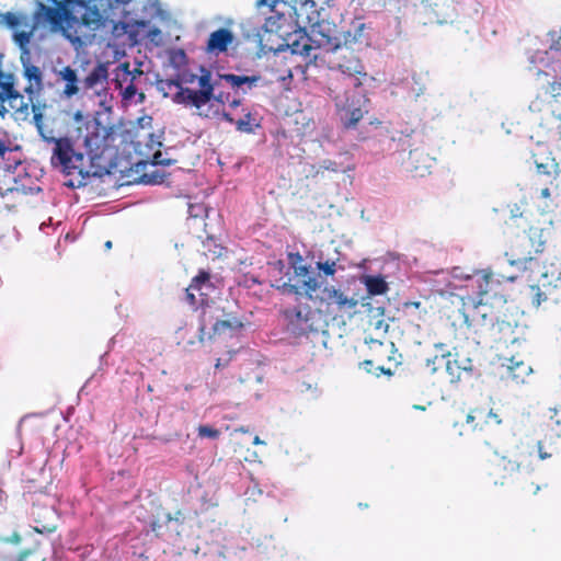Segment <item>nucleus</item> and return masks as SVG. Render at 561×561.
<instances>
[{"instance_id": "obj_1", "label": "nucleus", "mask_w": 561, "mask_h": 561, "mask_svg": "<svg viewBox=\"0 0 561 561\" xmlns=\"http://www.w3.org/2000/svg\"><path fill=\"white\" fill-rule=\"evenodd\" d=\"M54 7L37 3L33 20L36 24L48 23L53 31H59L71 43H80L78 28L96 32L105 26L106 19L95 0H47Z\"/></svg>"}, {"instance_id": "obj_2", "label": "nucleus", "mask_w": 561, "mask_h": 561, "mask_svg": "<svg viewBox=\"0 0 561 561\" xmlns=\"http://www.w3.org/2000/svg\"><path fill=\"white\" fill-rule=\"evenodd\" d=\"M329 95L334 101L337 115L345 128H353L368 113L369 100L363 85L340 89L329 88Z\"/></svg>"}, {"instance_id": "obj_3", "label": "nucleus", "mask_w": 561, "mask_h": 561, "mask_svg": "<svg viewBox=\"0 0 561 561\" xmlns=\"http://www.w3.org/2000/svg\"><path fill=\"white\" fill-rule=\"evenodd\" d=\"M294 12L296 16L295 23L297 30H295V34L297 35V38L288 43L287 46L295 55L310 56V50L312 47L308 44L307 41L301 43L300 39L307 37L308 28L314 27L319 22L317 4L313 0H305L298 5L294 7Z\"/></svg>"}, {"instance_id": "obj_4", "label": "nucleus", "mask_w": 561, "mask_h": 561, "mask_svg": "<svg viewBox=\"0 0 561 561\" xmlns=\"http://www.w3.org/2000/svg\"><path fill=\"white\" fill-rule=\"evenodd\" d=\"M33 112V123L37 129L41 138L47 144H54L55 147L53 149V156L50 158V163L55 168H61V171L70 175V165H71V154H73V141L69 137H59L56 138L54 136H45L44 134V124H43V113L38 104H32Z\"/></svg>"}, {"instance_id": "obj_5", "label": "nucleus", "mask_w": 561, "mask_h": 561, "mask_svg": "<svg viewBox=\"0 0 561 561\" xmlns=\"http://www.w3.org/2000/svg\"><path fill=\"white\" fill-rule=\"evenodd\" d=\"M301 288L309 299L319 300L328 306L334 305L339 309H353L357 306V300L347 297L333 285L322 284L319 282V277L309 276L307 279H302Z\"/></svg>"}, {"instance_id": "obj_6", "label": "nucleus", "mask_w": 561, "mask_h": 561, "mask_svg": "<svg viewBox=\"0 0 561 561\" xmlns=\"http://www.w3.org/2000/svg\"><path fill=\"white\" fill-rule=\"evenodd\" d=\"M197 82L198 90H183L180 93H174L171 99L174 104L194 106L201 108L211 101L214 98L215 85L211 82V72L205 66H199Z\"/></svg>"}, {"instance_id": "obj_7", "label": "nucleus", "mask_w": 561, "mask_h": 561, "mask_svg": "<svg viewBox=\"0 0 561 561\" xmlns=\"http://www.w3.org/2000/svg\"><path fill=\"white\" fill-rule=\"evenodd\" d=\"M88 133L84 137V148L91 164L101 159L112 128L103 125L100 119L93 118L87 124Z\"/></svg>"}, {"instance_id": "obj_8", "label": "nucleus", "mask_w": 561, "mask_h": 561, "mask_svg": "<svg viewBox=\"0 0 561 561\" xmlns=\"http://www.w3.org/2000/svg\"><path fill=\"white\" fill-rule=\"evenodd\" d=\"M283 314L287 323V330L296 336L317 331L314 327L316 316L308 305L286 308Z\"/></svg>"}, {"instance_id": "obj_9", "label": "nucleus", "mask_w": 561, "mask_h": 561, "mask_svg": "<svg viewBox=\"0 0 561 561\" xmlns=\"http://www.w3.org/2000/svg\"><path fill=\"white\" fill-rule=\"evenodd\" d=\"M369 28L370 27L362 19H355L350 26L341 33L342 38L334 37L333 39H328L329 48L336 49L342 43L346 46H367L370 41Z\"/></svg>"}, {"instance_id": "obj_10", "label": "nucleus", "mask_w": 561, "mask_h": 561, "mask_svg": "<svg viewBox=\"0 0 561 561\" xmlns=\"http://www.w3.org/2000/svg\"><path fill=\"white\" fill-rule=\"evenodd\" d=\"M366 77L365 68L356 57H352L337 66L336 81L340 89L363 85L362 78Z\"/></svg>"}, {"instance_id": "obj_11", "label": "nucleus", "mask_w": 561, "mask_h": 561, "mask_svg": "<svg viewBox=\"0 0 561 561\" xmlns=\"http://www.w3.org/2000/svg\"><path fill=\"white\" fill-rule=\"evenodd\" d=\"M459 268H455L454 275L455 277H462V275L458 274ZM463 279L467 282L466 287L471 289V294L468 298L471 300L472 305L476 307L483 302V296L488 294L490 286V275L483 272H476L473 275H466Z\"/></svg>"}, {"instance_id": "obj_12", "label": "nucleus", "mask_w": 561, "mask_h": 561, "mask_svg": "<svg viewBox=\"0 0 561 561\" xmlns=\"http://www.w3.org/2000/svg\"><path fill=\"white\" fill-rule=\"evenodd\" d=\"M529 62L533 65L530 67V71H535L534 75L538 78L540 76L550 77V72L546 69L551 68L552 71L556 72L554 67V59L556 56H553L549 50H536L529 56Z\"/></svg>"}, {"instance_id": "obj_13", "label": "nucleus", "mask_w": 561, "mask_h": 561, "mask_svg": "<svg viewBox=\"0 0 561 561\" xmlns=\"http://www.w3.org/2000/svg\"><path fill=\"white\" fill-rule=\"evenodd\" d=\"M233 41V34L228 28H219L210 33L207 41V51L210 54L225 53Z\"/></svg>"}, {"instance_id": "obj_14", "label": "nucleus", "mask_w": 561, "mask_h": 561, "mask_svg": "<svg viewBox=\"0 0 561 561\" xmlns=\"http://www.w3.org/2000/svg\"><path fill=\"white\" fill-rule=\"evenodd\" d=\"M219 78L229 83L233 89H241L243 93L257 87L259 82L262 80L260 75L239 76L234 73H222L219 75Z\"/></svg>"}, {"instance_id": "obj_15", "label": "nucleus", "mask_w": 561, "mask_h": 561, "mask_svg": "<svg viewBox=\"0 0 561 561\" xmlns=\"http://www.w3.org/2000/svg\"><path fill=\"white\" fill-rule=\"evenodd\" d=\"M244 324L238 318H230L227 320H217L213 324V332L215 335L234 337L237 336Z\"/></svg>"}, {"instance_id": "obj_16", "label": "nucleus", "mask_w": 561, "mask_h": 561, "mask_svg": "<svg viewBox=\"0 0 561 561\" xmlns=\"http://www.w3.org/2000/svg\"><path fill=\"white\" fill-rule=\"evenodd\" d=\"M184 523V517L181 511H176L174 515L168 513L165 514L164 526H167L170 530L174 531L176 536L180 535V527ZM163 524L160 522L153 520L150 523L151 531L156 533L157 537H164L161 533Z\"/></svg>"}, {"instance_id": "obj_17", "label": "nucleus", "mask_w": 561, "mask_h": 561, "mask_svg": "<svg viewBox=\"0 0 561 561\" xmlns=\"http://www.w3.org/2000/svg\"><path fill=\"white\" fill-rule=\"evenodd\" d=\"M59 78L66 82L62 94L67 99H71L80 91L79 78L77 71L70 66H66L58 73Z\"/></svg>"}, {"instance_id": "obj_18", "label": "nucleus", "mask_w": 561, "mask_h": 561, "mask_svg": "<svg viewBox=\"0 0 561 561\" xmlns=\"http://www.w3.org/2000/svg\"><path fill=\"white\" fill-rule=\"evenodd\" d=\"M107 67L104 64H98L82 81L83 92L95 89L99 84H103L107 80Z\"/></svg>"}, {"instance_id": "obj_19", "label": "nucleus", "mask_w": 561, "mask_h": 561, "mask_svg": "<svg viewBox=\"0 0 561 561\" xmlns=\"http://www.w3.org/2000/svg\"><path fill=\"white\" fill-rule=\"evenodd\" d=\"M316 268L318 270V274L317 275L312 274V276L319 277V282H322V284H325L324 280L328 277L334 276L339 270L343 271L344 266L339 263V260L327 259L323 261L322 257H320L316 262Z\"/></svg>"}, {"instance_id": "obj_20", "label": "nucleus", "mask_w": 561, "mask_h": 561, "mask_svg": "<svg viewBox=\"0 0 561 561\" xmlns=\"http://www.w3.org/2000/svg\"><path fill=\"white\" fill-rule=\"evenodd\" d=\"M540 286L543 289L550 290L556 289L561 286V270L551 264L546 267L545 272H542L540 279Z\"/></svg>"}, {"instance_id": "obj_21", "label": "nucleus", "mask_w": 561, "mask_h": 561, "mask_svg": "<svg viewBox=\"0 0 561 561\" xmlns=\"http://www.w3.org/2000/svg\"><path fill=\"white\" fill-rule=\"evenodd\" d=\"M288 265L294 271L296 277H304L307 279L312 276V267L310 264H304V257L300 253H288L287 255Z\"/></svg>"}, {"instance_id": "obj_22", "label": "nucleus", "mask_w": 561, "mask_h": 561, "mask_svg": "<svg viewBox=\"0 0 561 561\" xmlns=\"http://www.w3.org/2000/svg\"><path fill=\"white\" fill-rule=\"evenodd\" d=\"M391 84L399 87L402 85L404 90H407L408 95L417 99L420 95L424 93V87L417 81L416 77L407 75L403 79L397 80L392 79Z\"/></svg>"}, {"instance_id": "obj_23", "label": "nucleus", "mask_w": 561, "mask_h": 561, "mask_svg": "<svg viewBox=\"0 0 561 561\" xmlns=\"http://www.w3.org/2000/svg\"><path fill=\"white\" fill-rule=\"evenodd\" d=\"M21 64L23 67L24 77L30 81L34 82L37 89L43 88V73L39 67L33 65L30 60V56H21Z\"/></svg>"}, {"instance_id": "obj_24", "label": "nucleus", "mask_w": 561, "mask_h": 561, "mask_svg": "<svg viewBox=\"0 0 561 561\" xmlns=\"http://www.w3.org/2000/svg\"><path fill=\"white\" fill-rule=\"evenodd\" d=\"M537 175L542 179L545 185L551 184L558 176L559 168L554 159H546V163H537Z\"/></svg>"}, {"instance_id": "obj_25", "label": "nucleus", "mask_w": 561, "mask_h": 561, "mask_svg": "<svg viewBox=\"0 0 561 561\" xmlns=\"http://www.w3.org/2000/svg\"><path fill=\"white\" fill-rule=\"evenodd\" d=\"M364 284L369 295H383L388 290V283L381 275H368L364 277Z\"/></svg>"}, {"instance_id": "obj_26", "label": "nucleus", "mask_w": 561, "mask_h": 561, "mask_svg": "<svg viewBox=\"0 0 561 561\" xmlns=\"http://www.w3.org/2000/svg\"><path fill=\"white\" fill-rule=\"evenodd\" d=\"M34 24L35 25L32 26L31 30L27 32L14 31L12 34L13 42L15 43V45H18V47L22 51L21 56H30L28 45L31 43L33 31H34L35 26L37 25L35 22H34ZM41 25H46V22L42 23ZM47 25H49V24L47 23Z\"/></svg>"}, {"instance_id": "obj_27", "label": "nucleus", "mask_w": 561, "mask_h": 561, "mask_svg": "<svg viewBox=\"0 0 561 561\" xmlns=\"http://www.w3.org/2000/svg\"><path fill=\"white\" fill-rule=\"evenodd\" d=\"M0 24L7 26L13 32L21 25L28 26L26 16L14 12L0 13Z\"/></svg>"}, {"instance_id": "obj_28", "label": "nucleus", "mask_w": 561, "mask_h": 561, "mask_svg": "<svg viewBox=\"0 0 561 561\" xmlns=\"http://www.w3.org/2000/svg\"><path fill=\"white\" fill-rule=\"evenodd\" d=\"M13 103H10L11 108L14 111L13 115L16 121H26L30 116V106L25 102L24 96L18 91V98L12 99Z\"/></svg>"}, {"instance_id": "obj_29", "label": "nucleus", "mask_w": 561, "mask_h": 561, "mask_svg": "<svg viewBox=\"0 0 561 561\" xmlns=\"http://www.w3.org/2000/svg\"><path fill=\"white\" fill-rule=\"evenodd\" d=\"M261 125L253 117L251 112H245L244 116L238 121H236V128L241 133L254 134L256 128H260Z\"/></svg>"}, {"instance_id": "obj_30", "label": "nucleus", "mask_w": 561, "mask_h": 561, "mask_svg": "<svg viewBox=\"0 0 561 561\" xmlns=\"http://www.w3.org/2000/svg\"><path fill=\"white\" fill-rule=\"evenodd\" d=\"M18 98V90L14 88L13 76L9 75L2 85H0V104L8 101L13 103L12 99Z\"/></svg>"}, {"instance_id": "obj_31", "label": "nucleus", "mask_w": 561, "mask_h": 561, "mask_svg": "<svg viewBox=\"0 0 561 561\" xmlns=\"http://www.w3.org/2000/svg\"><path fill=\"white\" fill-rule=\"evenodd\" d=\"M85 154L87 153L77 151L73 148V154H71V165L69 170L70 174H73L75 171H77L83 178L89 175V171L85 170L84 165Z\"/></svg>"}, {"instance_id": "obj_32", "label": "nucleus", "mask_w": 561, "mask_h": 561, "mask_svg": "<svg viewBox=\"0 0 561 561\" xmlns=\"http://www.w3.org/2000/svg\"><path fill=\"white\" fill-rule=\"evenodd\" d=\"M136 95H138L136 103H142L145 100L144 93H138L136 85L134 84L133 80H130V82L121 91L122 100L124 102H131Z\"/></svg>"}, {"instance_id": "obj_33", "label": "nucleus", "mask_w": 561, "mask_h": 561, "mask_svg": "<svg viewBox=\"0 0 561 561\" xmlns=\"http://www.w3.org/2000/svg\"><path fill=\"white\" fill-rule=\"evenodd\" d=\"M163 87H168V88L175 87L178 89L176 93H180L183 90H191L190 88L183 87L181 73H176L175 77L171 78V79L157 81L158 91H162Z\"/></svg>"}, {"instance_id": "obj_34", "label": "nucleus", "mask_w": 561, "mask_h": 561, "mask_svg": "<svg viewBox=\"0 0 561 561\" xmlns=\"http://www.w3.org/2000/svg\"><path fill=\"white\" fill-rule=\"evenodd\" d=\"M164 176V173L156 170L150 173H144L142 175H140L138 183L145 185H157L163 183Z\"/></svg>"}, {"instance_id": "obj_35", "label": "nucleus", "mask_w": 561, "mask_h": 561, "mask_svg": "<svg viewBox=\"0 0 561 561\" xmlns=\"http://www.w3.org/2000/svg\"><path fill=\"white\" fill-rule=\"evenodd\" d=\"M546 159H554L549 152L548 147L542 144H537L535 149L533 150V160L535 165L537 163H546Z\"/></svg>"}, {"instance_id": "obj_36", "label": "nucleus", "mask_w": 561, "mask_h": 561, "mask_svg": "<svg viewBox=\"0 0 561 561\" xmlns=\"http://www.w3.org/2000/svg\"><path fill=\"white\" fill-rule=\"evenodd\" d=\"M210 282V274L206 271H199L198 274L193 277L190 286L191 289L201 290L203 287L208 286Z\"/></svg>"}, {"instance_id": "obj_37", "label": "nucleus", "mask_w": 561, "mask_h": 561, "mask_svg": "<svg viewBox=\"0 0 561 561\" xmlns=\"http://www.w3.org/2000/svg\"><path fill=\"white\" fill-rule=\"evenodd\" d=\"M494 456L496 457V459L494 460L495 465L497 467H502L504 471L514 472V471L518 470L519 465L517 462L507 460L506 457H504V456L500 457L499 453L496 450H494Z\"/></svg>"}, {"instance_id": "obj_38", "label": "nucleus", "mask_w": 561, "mask_h": 561, "mask_svg": "<svg viewBox=\"0 0 561 561\" xmlns=\"http://www.w3.org/2000/svg\"><path fill=\"white\" fill-rule=\"evenodd\" d=\"M197 434L201 438L217 439L220 436V431L210 425H199Z\"/></svg>"}, {"instance_id": "obj_39", "label": "nucleus", "mask_w": 561, "mask_h": 561, "mask_svg": "<svg viewBox=\"0 0 561 561\" xmlns=\"http://www.w3.org/2000/svg\"><path fill=\"white\" fill-rule=\"evenodd\" d=\"M531 291L534 293L533 305L539 307L543 300L547 299V295L550 294V290L543 289L540 286V283L537 286H531Z\"/></svg>"}, {"instance_id": "obj_40", "label": "nucleus", "mask_w": 561, "mask_h": 561, "mask_svg": "<svg viewBox=\"0 0 561 561\" xmlns=\"http://www.w3.org/2000/svg\"><path fill=\"white\" fill-rule=\"evenodd\" d=\"M446 370L451 377V381H457L460 379V369H456L455 360H451L450 357H446L445 359Z\"/></svg>"}, {"instance_id": "obj_41", "label": "nucleus", "mask_w": 561, "mask_h": 561, "mask_svg": "<svg viewBox=\"0 0 561 561\" xmlns=\"http://www.w3.org/2000/svg\"><path fill=\"white\" fill-rule=\"evenodd\" d=\"M320 168L324 169V170H329V171H332V172H343L345 171V169L341 168V165L333 161V160H330V159H324L320 162Z\"/></svg>"}, {"instance_id": "obj_42", "label": "nucleus", "mask_w": 561, "mask_h": 561, "mask_svg": "<svg viewBox=\"0 0 561 561\" xmlns=\"http://www.w3.org/2000/svg\"><path fill=\"white\" fill-rule=\"evenodd\" d=\"M455 367H456V369H460V370L467 371V373H471L473 369L472 362L470 358H463L460 362L455 359Z\"/></svg>"}, {"instance_id": "obj_43", "label": "nucleus", "mask_w": 561, "mask_h": 561, "mask_svg": "<svg viewBox=\"0 0 561 561\" xmlns=\"http://www.w3.org/2000/svg\"><path fill=\"white\" fill-rule=\"evenodd\" d=\"M180 73H181V77H182L183 84L184 83L193 84L198 79L197 75H194V73L190 72L188 70H184V71H182Z\"/></svg>"}, {"instance_id": "obj_44", "label": "nucleus", "mask_w": 561, "mask_h": 561, "mask_svg": "<svg viewBox=\"0 0 561 561\" xmlns=\"http://www.w3.org/2000/svg\"><path fill=\"white\" fill-rule=\"evenodd\" d=\"M172 162L170 159H162L161 152H156L152 158V165H171Z\"/></svg>"}, {"instance_id": "obj_45", "label": "nucleus", "mask_w": 561, "mask_h": 561, "mask_svg": "<svg viewBox=\"0 0 561 561\" xmlns=\"http://www.w3.org/2000/svg\"><path fill=\"white\" fill-rule=\"evenodd\" d=\"M215 115H216L218 118H220V119H222V121H225V122H227V123H229V124H233V125L236 126V121H234V118L231 116V114H230V113H228V112H226V111H219V110H217V111H215Z\"/></svg>"}, {"instance_id": "obj_46", "label": "nucleus", "mask_w": 561, "mask_h": 561, "mask_svg": "<svg viewBox=\"0 0 561 561\" xmlns=\"http://www.w3.org/2000/svg\"><path fill=\"white\" fill-rule=\"evenodd\" d=\"M549 51L556 56L557 54H561V35L557 41L553 39L552 44L549 47Z\"/></svg>"}, {"instance_id": "obj_47", "label": "nucleus", "mask_w": 561, "mask_h": 561, "mask_svg": "<svg viewBox=\"0 0 561 561\" xmlns=\"http://www.w3.org/2000/svg\"><path fill=\"white\" fill-rule=\"evenodd\" d=\"M229 98H230L229 93L219 92L218 94L214 93V98H211V100H214L215 102H217L219 104H225L226 102H229Z\"/></svg>"}, {"instance_id": "obj_48", "label": "nucleus", "mask_w": 561, "mask_h": 561, "mask_svg": "<svg viewBox=\"0 0 561 561\" xmlns=\"http://www.w3.org/2000/svg\"><path fill=\"white\" fill-rule=\"evenodd\" d=\"M450 356H451V354H450V353H448V354H442L440 356H437V355H436L433 359H430V358H428V359H427L426 365H427V367H431V365H435L437 362H438L439 364H443V363L445 362L446 357H450Z\"/></svg>"}, {"instance_id": "obj_49", "label": "nucleus", "mask_w": 561, "mask_h": 561, "mask_svg": "<svg viewBox=\"0 0 561 561\" xmlns=\"http://www.w3.org/2000/svg\"><path fill=\"white\" fill-rule=\"evenodd\" d=\"M180 58L182 61L186 59V54L184 50L180 49L176 53H174L171 57V62L174 65V67L179 68V65L176 64V58Z\"/></svg>"}, {"instance_id": "obj_50", "label": "nucleus", "mask_w": 561, "mask_h": 561, "mask_svg": "<svg viewBox=\"0 0 561 561\" xmlns=\"http://www.w3.org/2000/svg\"><path fill=\"white\" fill-rule=\"evenodd\" d=\"M510 213L512 218H519L523 216V211L517 204H513L510 206Z\"/></svg>"}, {"instance_id": "obj_51", "label": "nucleus", "mask_w": 561, "mask_h": 561, "mask_svg": "<svg viewBox=\"0 0 561 561\" xmlns=\"http://www.w3.org/2000/svg\"><path fill=\"white\" fill-rule=\"evenodd\" d=\"M548 83L551 85V91L554 94L561 95V79L560 80H553L552 82L548 81Z\"/></svg>"}, {"instance_id": "obj_52", "label": "nucleus", "mask_w": 561, "mask_h": 561, "mask_svg": "<svg viewBox=\"0 0 561 561\" xmlns=\"http://www.w3.org/2000/svg\"><path fill=\"white\" fill-rule=\"evenodd\" d=\"M276 24L275 21H273V16H270L266 19V22L264 24V27H265V31L266 32H274L276 31L279 26H276V28L274 27Z\"/></svg>"}, {"instance_id": "obj_53", "label": "nucleus", "mask_w": 561, "mask_h": 561, "mask_svg": "<svg viewBox=\"0 0 561 561\" xmlns=\"http://www.w3.org/2000/svg\"><path fill=\"white\" fill-rule=\"evenodd\" d=\"M278 0L273 1L271 4L268 0H257L256 5L260 8L262 5H268L270 12H274L275 5L278 3Z\"/></svg>"}, {"instance_id": "obj_54", "label": "nucleus", "mask_w": 561, "mask_h": 561, "mask_svg": "<svg viewBox=\"0 0 561 561\" xmlns=\"http://www.w3.org/2000/svg\"><path fill=\"white\" fill-rule=\"evenodd\" d=\"M549 419L551 422H553L558 427L561 426V420L557 417L558 410L557 409H550L549 410Z\"/></svg>"}, {"instance_id": "obj_55", "label": "nucleus", "mask_w": 561, "mask_h": 561, "mask_svg": "<svg viewBox=\"0 0 561 561\" xmlns=\"http://www.w3.org/2000/svg\"><path fill=\"white\" fill-rule=\"evenodd\" d=\"M12 151V149L0 138V158L4 159L5 153Z\"/></svg>"}, {"instance_id": "obj_56", "label": "nucleus", "mask_w": 561, "mask_h": 561, "mask_svg": "<svg viewBox=\"0 0 561 561\" xmlns=\"http://www.w3.org/2000/svg\"><path fill=\"white\" fill-rule=\"evenodd\" d=\"M488 417L492 419L497 425L502 424V419L492 409L488 412Z\"/></svg>"}, {"instance_id": "obj_57", "label": "nucleus", "mask_w": 561, "mask_h": 561, "mask_svg": "<svg viewBox=\"0 0 561 561\" xmlns=\"http://www.w3.org/2000/svg\"><path fill=\"white\" fill-rule=\"evenodd\" d=\"M537 445H538L539 458L541 460H545V459H547V458H549L551 456L550 454H548V453L542 450V443L541 442H538Z\"/></svg>"}, {"instance_id": "obj_58", "label": "nucleus", "mask_w": 561, "mask_h": 561, "mask_svg": "<svg viewBox=\"0 0 561 561\" xmlns=\"http://www.w3.org/2000/svg\"><path fill=\"white\" fill-rule=\"evenodd\" d=\"M193 289H191V286H188V288L186 289V299L187 301L191 304V305H195V296L194 294L192 293Z\"/></svg>"}, {"instance_id": "obj_59", "label": "nucleus", "mask_w": 561, "mask_h": 561, "mask_svg": "<svg viewBox=\"0 0 561 561\" xmlns=\"http://www.w3.org/2000/svg\"><path fill=\"white\" fill-rule=\"evenodd\" d=\"M199 209L201 207L199 206H193V205H190L188 207V213H190V216L192 217H197L198 216V213H194V209Z\"/></svg>"}, {"instance_id": "obj_60", "label": "nucleus", "mask_w": 561, "mask_h": 561, "mask_svg": "<svg viewBox=\"0 0 561 561\" xmlns=\"http://www.w3.org/2000/svg\"><path fill=\"white\" fill-rule=\"evenodd\" d=\"M229 105H230V107L236 108L241 105V101L238 99H233L232 101L229 102Z\"/></svg>"}, {"instance_id": "obj_61", "label": "nucleus", "mask_w": 561, "mask_h": 561, "mask_svg": "<svg viewBox=\"0 0 561 561\" xmlns=\"http://www.w3.org/2000/svg\"><path fill=\"white\" fill-rule=\"evenodd\" d=\"M385 329V331H387L388 329V324L385 323L383 320H379L377 323H376V329Z\"/></svg>"}, {"instance_id": "obj_62", "label": "nucleus", "mask_w": 561, "mask_h": 561, "mask_svg": "<svg viewBox=\"0 0 561 561\" xmlns=\"http://www.w3.org/2000/svg\"><path fill=\"white\" fill-rule=\"evenodd\" d=\"M540 195H541V197H543V198L549 197V196H550V190H549V187H547V186H546V187H543V188L541 190Z\"/></svg>"}, {"instance_id": "obj_63", "label": "nucleus", "mask_w": 561, "mask_h": 561, "mask_svg": "<svg viewBox=\"0 0 561 561\" xmlns=\"http://www.w3.org/2000/svg\"><path fill=\"white\" fill-rule=\"evenodd\" d=\"M367 371H370V367L373 366V362L371 360H364L362 364H360Z\"/></svg>"}, {"instance_id": "obj_64", "label": "nucleus", "mask_w": 561, "mask_h": 561, "mask_svg": "<svg viewBox=\"0 0 561 561\" xmlns=\"http://www.w3.org/2000/svg\"><path fill=\"white\" fill-rule=\"evenodd\" d=\"M8 114L7 107L3 105V103L0 104V117L4 118Z\"/></svg>"}]
</instances>
